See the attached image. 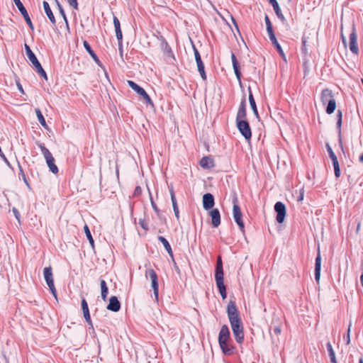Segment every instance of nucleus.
Here are the masks:
<instances>
[{"label":"nucleus","instance_id":"39448f33","mask_svg":"<svg viewBox=\"0 0 363 363\" xmlns=\"http://www.w3.org/2000/svg\"><path fill=\"white\" fill-rule=\"evenodd\" d=\"M236 125L240 134L245 138V139L250 141L252 138V130L247 120L236 121Z\"/></svg>","mask_w":363,"mask_h":363},{"label":"nucleus","instance_id":"9d476101","mask_svg":"<svg viewBox=\"0 0 363 363\" xmlns=\"http://www.w3.org/2000/svg\"><path fill=\"white\" fill-rule=\"evenodd\" d=\"M13 1H14V3H15L16 6H17L18 9L19 10L23 16L26 23L28 26V27L31 30H33L34 29L33 24V23H32V21L30 20V16L28 15V13L27 11V10L26 9L25 6L22 4L21 0H13Z\"/></svg>","mask_w":363,"mask_h":363},{"label":"nucleus","instance_id":"0eeeda50","mask_svg":"<svg viewBox=\"0 0 363 363\" xmlns=\"http://www.w3.org/2000/svg\"><path fill=\"white\" fill-rule=\"evenodd\" d=\"M128 84L130 86V87H131L135 91L137 92V94H138L140 96L143 97V99L145 100L147 104H150L153 106V102L152 99L143 87H141L140 86H139L135 82L131 80H128Z\"/></svg>","mask_w":363,"mask_h":363},{"label":"nucleus","instance_id":"1a4fd4ad","mask_svg":"<svg viewBox=\"0 0 363 363\" xmlns=\"http://www.w3.org/2000/svg\"><path fill=\"white\" fill-rule=\"evenodd\" d=\"M274 211L277 213L276 220L279 223H282L286 213L285 205L281 201H277L274 205Z\"/></svg>","mask_w":363,"mask_h":363},{"label":"nucleus","instance_id":"6e6552de","mask_svg":"<svg viewBox=\"0 0 363 363\" xmlns=\"http://www.w3.org/2000/svg\"><path fill=\"white\" fill-rule=\"evenodd\" d=\"M193 50H194V52L195 60H196V62L197 64L198 71L199 72L201 78L203 80H206V74L205 72L204 64L201 60V55H200L199 50L195 47V45H193Z\"/></svg>","mask_w":363,"mask_h":363},{"label":"nucleus","instance_id":"79ce46f5","mask_svg":"<svg viewBox=\"0 0 363 363\" xmlns=\"http://www.w3.org/2000/svg\"><path fill=\"white\" fill-rule=\"evenodd\" d=\"M83 315H84V317L86 323L89 325V329L94 330V326H93V323H92V321H91V319L90 313H85V314H83Z\"/></svg>","mask_w":363,"mask_h":363},{"label":"nucleus","instance_id":"cd10ccee","mask_svg":"<svg viewBox=\"0 0 363 363\" xmlns=\"http://www.w3.org/2000/svg\"><path fill=\"white\" fill-rule=\"evenodd\" d=\"M248 91H249V102H250L251 108H252L255 116H256V118H259V113H258V111H257L256 102H255V100L254 99V96H253V94L252 93L250 87L248 88Z\"/></svg>","mask_w":363,"mask_h":363},{"label":"nucleus","instance_id":"5fc2aeb1","mask_svg":"<svg viewBox=\"0 0 363 363\" xmlns=\"http://www.w3.org/2000/svg\"><path fill=\"white\" fill-rule=\"evenodd\" d=\"M273 332H274V335H279L281 332V329L280 326H279V325L274 326V328H273Z\"/></svg>","mask_w":363,"mask_h":363},{"label":"nucleus","instance_id":"20e7f679","mask_svg":"<svg viewBox=\"0 0 363 363\" xmlns=\"http://www.w3.org/2000/svg\"><path fill=\"white\" fill-rule=\"evenodd\" d=\"M233 218L235 221V223L239 226V228L240 231L244 233H245V225L242 221V213L241 212L240 208L238 204V199L234 198L233 200Z\"/></svg>","mask_w":363,"mask_h":363},{"label":"nucleus","instance_id":"dca6fc26","mask_svg":"<svg viewBox=\"0 0 363 363\" xmlns=\"http://www.w3.org/2000/svg\"><path fill=\"white\" fill-rule=\"evenodd\" d=\"M211 218V224L213 227L217 228L220 224V214L218 208H212L209 212Z\"/></svg>","mask_w":363,"mask_h":363},{"label":"nucleus","instance_id":"8fccbe9b","mask_svg":"<svg viewBox=\"0 0 363 363\" xmlns=\"http://www.w3.org/2000/svg\"><path fill=\"white\" fill-rule=\"evenodd\" d=\"M350 328H351V324H350V325L348 327L347 335L345 337H344V339L346 341L347 345H349L350 343Z\"/></svg>","mask_w":363,"mask_h":363},{"label":"nucleus","instance_id":"423d86ee","mask_svg":"<svg viewBox=\"0 0 363 363\" xmlns=\"http://www.w3.org/2000/svg\"><path fill=\"white\" fill-rule=\"evenodd\" d=\"M145 277H148L151 280V286L153 289V292L156 300L158 299L159 294V284H158V277L156 272L152 269H147L145 271Z\"/></svg>","mask_w":363,"mask_h":363},{"label":"nucleus","instance_id":"de8ad7c7","mask_svg":"<svg viewBox=\"0 0 363 363\" xmlns=\"http://www.w3.org/2000/svg\"><path fill=\"white\" fill-rule=\"evenodd\" d=\"M314 278L315 281L318 282V255L315 258Z\"/></svg>","mask_w":363,"mask_h":363},{"label":"nucleus","instance_id":"3c124183","mask_svg":"<svg viewBox=\"0 0 363 363\" xmlns=\"http://www.w3.org/2000/svg\"><path fill=\"white\" fill-rule=\"evenodd\" d=\"M118 50H119V53H120V55L121 57H123V38L121 40H118Z\"/></svg>","mask_w":363,"mask_h":363},{"label":"nucleus","instance_id":"58836bf2","mask_svg":"<svg viewBox=\"0 0 363 363\" xmlns=\"http://www.w3.org/2000/svg\"><path fill=\"white\" fill-rule=\"evenodd\" d=\"M138 224L145 230H147L149 229L148 228V223L145 218H139Z\"/></svg>","mask_w":363,"mask_h":363},{"label":"nucleus","instance_id":"2f4dec72","mask_svg":"<svg viewBox=\"0 0 363 363\" xmlns=\"http://www.w3.org/2000/svg\"><path fill=\"white\" fill-rule=\"evenodd\" d=\"M326 348L328 352V355L330 359L331 363H337L336 358H335V354L333 349L332 345L330 342H328L326 344Z\"/></svg>","mask_w":363,"mask_h":363},{"label":"nucleus","instance_id":"9b49d317","mask_svg":"<svg viewBox=\"0 0 363 363\" xmlns=\"http://www.w3.org/2000/svg\"><path fill=\"white\" fill-rule=\"evenodd\" d=\"M327 146L330 158L331 159L333 165L334 167L335 175L337 178H338L340 177V169L337 156L335 155L330 145H328Z\"/></svg>","mask_w":363,"mask_h":363},{"label":"nucleus","instance_id":"c9c22d12","mask_svg":"<svg viewBox=\"0 0 363 363\" xmlns=\"http://www.w3.org/2000/svg\"><path fill=\"white\" fill-rule=\"evenodd\" d=\"M84 233L86 234V236L87 238V239L89 240V242L90 243V245L94 247V239L92 238V235L91 234V232L89 230V228L88 227L87 225H85L84 227Z\"/></svg>","mask_w":363,"mask_h":363},{"label":"nucleus","instance_id":"69168bd1","mask_svg":"<svg viewBox=\"0 0 363 363\" xmlns=\"http://www.w3.org/2000/svg\"><path fill=\"white\" fill-rule=\"evenodd\" d=\"M342 43L346 45V38H345V36L342 34Z\"/></svg>","mask_w":363,"mask_h":363},{"label":"nucleus","instance_id":"338daca9","mask_svg":"<svg viewBox=\"0 0 363 363\" xmlns=\"http://www.w3.org/2000/svg\"><path fill=\"white\" fill-rule=\"evenodd\" d=\"M360 282L362 286H363V274L360 276Z\"/></svg>","mask_w":363,"mask_h":363},{"label":"nucleus","instance_id":"f3484780","mask_svg":"<svg viewBox=\"0 0 363 363\" xmlns=\"http://www.w3.org/2000/svg\"><path fill=\"white\" fill-rule=\"evenodd\" d=\"M308 40L307 38L303 36L302 38V47H301V52L303 55V67L305 72H306V69L308 68L307 63L308 60L307 59L308 55H309L308 50Z\"/></svg>","mask_w":363,"mask_h":363},{"label":"nucleus","instance_id":"a18cd8bd","mask_svg":"<svg viewBox=\"0 0 363 363\" xmlns=\"http://www.w3.org/2000/svg\"><path fill=\"white\" fill-rule=\"evenodd\" d=\"M158 240L162 243L165 249L168 248V247H169L170 244L165 238H164L163 236H159Z\"/></svg>","mask_w":363,"mask_h":363},{"label":"nucleus","instance_id":"f704fd0d","mask_svg":"<svg viewBox=\"0 0 363 363\" xmlns=\"http://www.w3.org/2000/svg\"><path fill=\"white\" fill-rule=\"evenodd\" d=\"M18 169H19V176L22 178L23 181L24 182L25 184L27 186L28 189L29 190H31V186L26 178V176L23 172V169L21 167V165L20 164L19 162H18Z\"/></svg>","mask_w":363,"mask_h":363},{"label":"nucleus","instance_id":"c85d7f7f","mask_svg":"<svg viewBox=\"0 0 363 363\" xmlns=\"http://www.w3.org/2000/svg\"><path fill=\"white\" fill-rule=\"evenodd\" d=\"M113 25H114V28H115L116 38H117V40H121L123 38V34H122V31L121 29L120 21L116 16H113Z\"/></svg>","mask_w":363,"mask_h":363},{"label":"nucleus","instance_id":"37998d69","mask_svg":"<svg viewBox=\"0 0 363 363\" xmlns=\"http://www.w3.org/2000/svg\"><path fill=\"white\" fill-rule=\"evenodd\" d=\"M169 193H170V195H171V200H172V206H177V199H176V197H175V195H174V189H173L172 186L169 189Z\"/></svg>","mask_w":363,"mask_h":363},{"label":"nucleus","instance_id":"a211bd4d","mask_svg":"<svg viewBox=\"0 0 363 363\" xmlns=\"http://www.w3.org/2000/svg\"><path fill=\"white\" fill-rule=\"evenodd\" d=\"M24 47H25V50H26V55H27L28 60L33 64V67H35L36 66L39 65L40 63L38 61V60L36 57V56L34 54V52L31 50L30 46L26 43Z\"/></svg>","mask_w":363,"mask_h":363},{"label":"nucleus","instance_id":"393cba45","mask_svg":"<svg viewBox=\"0 0 363 363\" xmlns=\"http://www.w3.org/2000/svg\"><path fill=\"white\" fill-rule=\"evenodd\" d=\"M216 286L218 287V291L222 297L223 299L226 298L227 293H226V288L224 284V278L222 279H216Z\"/></svg>","mask_w":363,"mask_h":363},{"label":"nucleus","instance_id":"6e6d98bb","mask_svg":"<svg viewBox=\"0 0 363 363\" xmlns=\"http://www.w3.org/2000/svg\"><path fill=\"white\" fill-rule=\"evenodd\" d=\"M173 210H174V215H175L177 219L179 220V211L178 206H173Z\"/></svg>","mask_w":363,"mask_h":363},{"label":"nucleus","instance_id":"412c9836","mask_svg":"<svg viewBox=\"0 0 363 363\" xmlns=\"http://www.w3.org/2000/svg\"><path fill=\"white\" fill-rule=\"evenodd\" d=\"M334 95L331 90L328 89H323L321 93V102L323 105H326L330 99H334Z\"/></svg>","mask_w":363,"mask_h":363},{"label":"nucleus","instance_id":"72a5a7b5","mask_svg":"<svg viewBox=\"0 0 363 363\" xmlns=\"http://www.w3.org/2000/svg\"><path fill=\"white\" fill-rule=\"evenodd\" d=\"M326 108H325V111H326V113L328 114H331L333 113L335 108H336V101H335V99H330V101L326 104Z\"/></svg>","mask_w":363,"mask_h":363},{"label":"nucleus","instance_id":"13d9d810","mask_svg":"<svg viewBox=\"0 0 363 363\" xmlns=\"http://www.w3.org/2000/svg\"><path fill=\"white\" fill-rule=\"evenodd\" d=\"M151 203H152V208L154 209V211L157 214H159L160 210H159V208H157V206H156V204L155 203V202L152 200L151 201Z\"/></svg>","mask_w":363,"mask_h":363},{"label":"nucleus","instance_id":"ddd939ff","mask_svg":"<svg viewBox=\"0 0 363 363\" xmlns=\"http://www.w3.org/2000/svg\"><path fill=\"white\" fill-rule=\"evenodd\" d=\"M215 204L214 196L211 193H206L203 196V207L205 210L211 209Z\"/></svg>","mask_w":363,"mask_h":363},{"label":"nucleus","instance_id":"ea45409f","mask_svg":"<svg viewBox=\"0 0 363 363\" xmlns=\"http://www.w3.org/2000/svg\"><path fill=\"white\" fill-rule=\"evenodd\" d=\"M82 309L83 311V314L89 313L88 303L85 298H82Z\"/></svg>","mask_w":363,"mask_h":363},{"label":"nucleus","instance_id":"4468645a","mask_svg":"<svg viewBox=\"0 0 363 363\" xmlns=\"http://www.w3.org/2000/svg\"><path fill=\"white\" fill-rule=\"evenodd\" d=\"M357 41V34L353 28L352 33L350 34V50L354 54H358L359 52Z\"/></svg>","mask_w":363,"mask_h":363},{"label":"nucleus","instance_id":"0e129e2a","mask_svg":"<svg viewBox=\"0 0 363 363\" xmlns=\"http://www.w3.org/2000/svg\"><path fill=\"white\" fill-rule=\"evenodd\" d=\"M17 85H18L19 91L23 93V87H22L21 84L18 83Z\"/></svg>","mask_w":363,"mask_h":363},{"label":"nucleus","instance_id":"b1692460","mask_svg":"<svg viewBox=\"0 0 363 363\" xmlns=\"http://www.w3.org/2000/svg\"><path fill=\"white\" fill-rule=\"evenodd\" d=\"M199 164L204 169H211L215 165L213 160L208 156L203 157L199 162Z\"/></svg>","mask_w":363,"mask_h":363},{"label":"nucleus","instance_id":"7c9ffc66","mask_svg":"<svg viewBox=\"0 0 363 363\" xmlns=\"http://www.w3.org/2000/svg\"><path fill=\"white\" fill-rule=\"evenodd\" d=\"M100 285L101 290V298L104 301H106L108 294V288L107 286L106 282L104 279L100 281Z\"/></svg>","mask_w":363,"mask_h":363},{"label":"nucleus","instance_id":"4be33fe9","mask_svg":"<svg viewBox=\"0 0 363 363\" xmlns=\"http://www.w3.org/2000/svg\"><path fill=\"white\" fill-rule=\"evenodd\" d=\"M231 60H232V64H233V67L234 69L235 74L238 82L240 83H241L242 75H241V72L240 71L239 64H238V62L237 60V58H236L235 54L233 52L231 54Z\"/></svg>","mask_w":363,"mask_h":363},{"label":"nucleus","instance_id":"052dcab7","mask_svg":"<svg viewBox=\"0 0 363 363\" xmlns=\"http://www.w3.org/2000/svg\"><path fill=\"white\" fill-rule=\"evenodd\" d=\"M231 18H232V22H233V25L235 26L236 29L239 31L238 26L236 21L235 20V18L233 16L231 17Z\"/></svg>","mask_w":363,"mask_h":363},{"label":"nucleus","instance_id":"4c0bfd02","mask_svg":"<svg viewBox=\"0 0 363 363\" xmlns=\"http://www.w3.org/2000/svg\"><path fill=\"white\" fill-rule=\"evenodd\" d=\"M57 8L59 9L60 13L61 14V16H62V18L65 21L66 23L68 24L65 12L64 11L63 7L62 6L60 3L59 2V1H57Z\"/></svg>","mask_w":363,"mask_h":363},{"label":"nucleus","instance_id":"e433bc0d","mask_svg":"<svg viewBox=\"0 0 363 363\" xmlns=\"http://www.w3.org/2000/svg\"><path fill=\"white\" fill-rule=\"evenodd\" d=\"M34 68H35L36 72H38L40 75V77L44 78L45 80L48 79L47 74H46L45 71L44 70V69L43 68V67L41 66V64H40L39 65L36 66Z\"/></svg>","mask_w":363,"mask_h":363},{"label":"nucleus","instance_id":"49530a36","mask_svg":"<svg viewBox=\"0 0 363 363\" xmlns=\"http://www.w3.org/2000/svg\"><path fill=\"white\" fill-rule=\"evenodd\" d=\"M267 31L269 39L274 38V37H276L272 26L267 27Z\"/></svg>","mask_w":363,"mask_h":363},{"label":"nucleus","instance_id":"5701e85b","mask_svg":"<svg viewBox=\"0 0 363 363\" xmlns=\"http://www.w3.org/2000/svg\"><path fill=\"white\" fill-rule=\"evenodd\" d=\"M43 6L48 18H49L52 24L55 26L56 24V20L48 2L44 1L43 2Z\"/></svg>","mask_w":363,"mask_h":363},{"label":"nucleus","instance_id":"aec40b11","mask_svg":"<svg viewBox=\"0 0 363 363\" xmlns=\"http://www.w3.org/2000/svg\"><path fill=\"white\" fill-rule=\"evenodd\" d=\"M223 262L221 257L218 256L217 259L216 270H215V279L224 278Z\"/></svg>","mask_w":363,"mask_h":363},{"label":"nucleus","instance_id":"e2e57ef3","mask_svg":"<svg viewBox=\"0 0 363 363\" xmlns=\"http://www.w3.org/2000/svg\"><path fill=\"white\" fill-rule=\"evenodd\" d=\"M303 199V193L301 192L299 196L297 199V201H301Z\"/></svg>","mask_w":363,"mask_h":363},{"label":"nucleus","instance_id":"680f3d73","mask_svg":"<svg viewBox=\"0 0 363 363\" xmlns=\"http://www.w3.org/2000/svg\"><path fill=\"white\" fill-rule=\"evenodd\" d=\"M140 192H141V188L140 186H136L134 194H140Z\"/></svg>","mask_w":363,"mask_h":363},{"label":"nucleus","instance_id":"7ed1b4c3","mask_svg":"<svg viewBox=\"0 0 363 363\" xmlns=\"http://www.w3.org/2000/svg\"><path fill=\"white\" fill-rule=\"evenodd\" d=\"M36 144L38 146V147L40 149L41 152L45 159L46 163L48 164V167H49L50 171L55 174H57L59 172V169L55 163V160L53 157L52 153L45 146L44 143L37 142Z\"/></svg>","mask_w":363,"mask_h":363},{"label":"nucleus","instance_id":"f8f14e48","mask_svg":"<svg viewBox=\"0 0 363 363\" xmlns=\"http://www.w3.org/2000/svg\"><path fill=\"white\" fill-rule=\"evenodd\" d=\"M247 120V112H246V99L243 96L241 100L240 104L236 116V121Z\"/></svg>","mask_w":363,"mask_h":363},{"label":"nucleus","instance_id":"4d7b16f0","mask_svg":"<svg viewBox=\"0 0 363 363\" xmlns=\"http://www.w3.org/2000/svg\"><path fill=\"white\" fill-rule=\"evenodd\" d=\"M264 21H265L267 27L272 26V23H271V21L269 20V18L268 17L267 15H266L265 17H264Z\"/></svg>","mask_w":363,"mask_h":363},{"label":"nucleus","instance_id":"603ef678","mask_svg":"<svg viewBox=\"0 0 363 363\" xmlns=\"http://www.w3.org/2000/svg\"><path fill=\"white\" fill-rule=\"evenodd\" d=\"M12 211H13V214H14V216H15L16 218L18 221H20L21 215H20V213H19V211H18V209H17V208H13Z\"/></svg>","mask_w":363,"mask_h":363},{"label":"nucleus","instance_id":"473e14b6","mask_svg":"<svg viewBox=\"0 0 363 363\" xmlns=\"http://www.w3.org/2000/svg\"><path fill=\"white\" fill-rule=\"evenodd\" d=\"M35 113H36L37 118H38V121L40 123V125L44 128L48 129V125L46 123L45 119L42 112L40 111V110L39 108H36L35 109Z\"/></svg>","mask_w":363,"mask_h":363},{"label":"nucleus","instance_id":"f03ea898","mask_svg":"<svg viewBox=\"0 0 363 363\" xmlns=\"http://www.w3.org/2000/svg\"><path fill=\"white\" fill-rule=\"evenodd\" d=\"M231 341L229 328L226 325H223L219 332L218 343L225 355H231L234 352L235 347L232 345Z\"/></svg>","mask_w":363,"mask_h":363},{"label":"nucleus","instance_id":"864d4df0","mask_svg":"<svg viewBox=\"0 0 363 363\" xmlns=\"http://www.w3.org/2000/svg\"><path fill=\"white\" fill-rule=\"evenodd\" d=\"M50 290L51 291L52 295L55 296V297H57V291H56V289H55V284H52V286L50 285V284H48V285Z\"/></svg>","mask_w":363,"mask_h":363},{"label":"nucleus","instance_id":"c756f323","mask_svg":"<svg viewBox=\"0 0 363 363\" xmlns=\"http://www.w3.org/2000/svg\"><path fill=\"white\" fill-rule=\"evenodd\" d=\"M270 41L272 42V44L275 47V48L277 49V52L280 54V55L282 57V58L286 60V56H285V54L280 45V44L279 43V42L277 41V39L276 37H274V38H271L269 39Z\"/></svg>","mask_w":363,"mask_h":363},{"label":"nucleus","instance_id":"6ab92c4d","mask_svg":"<svg viewBox=\"0 0 363 363\" xmlns=\"http://www.w3.org/2000/svg\"><path fill=\"white\" fill-rule=\"evenodd\" d=\"M269 2L271 4V5L273 6V9L274 10V12L276 15L277 16L278 18L283 23H286V20L285 17L284 16L279 4L277 0H269Z\"/></svg>","mask_w":363,"mask_h":363},{"label":"nucleus","instance_id":"f257e3e1","mask_svg":"<svg viewBox=\"0 0 363 363\" xmlns=\"http://www.w3.org/2000/svg\"><path fill=\"white\" fill-rule=\"evenodd\" d=\"M227 314L236 342L241 344L244 340L243 324L235 301H230Z\"/></svg>","mask_w":363,"mask_h":363},{"label":"nucleus","instance_id":"bb28decb","mask_svg":"<svg viewBox=\"0 0 363 363\" xmlns=\"http://www.w3.org/2000/svg\"><path fill=\"white\" fill-rule=\"evenodd\" d=\"M43 274L47 284H50L52 286V284H54V280L51 267H45Z\"/></svg>","mask_w":363,"mask_h":363},{"label":"nucleus","instance_id":"bf43d9fd","mask_svg":"<svg viewBox=\"0 0 363 363\" xmlns=\"http://www.w3.org/2000/svg\"><path fill=\"white\" fill-rule=\"evenodd\" d=\"M168 253V255L172 257L173 258V252H172V247H171V245L169 246V247H168V248H166L165 249Z\"/></svg>","mask_w":363,"mask_h":363},{"label":"nucleus","instance_id":"09e8293b","mask_svg":"<svg viewBox=\"0 0 363 363\" xmlns=\"http://www.w3.org/2000/svg\"><path fill=\"white\" fill-rule=\"evenodd\" d=\"M67 1L70 6L73 7L74 9H78L77 0H67Z\"/></svg>","mask_w":363,"mask_h":363},{"label":"nucleus","instance_id":"2eb2a0df","mask_svg":"<svg viewBox=\"0 0 363 363\" xmlns=\"http://www.w3.org/2000/svg\"><path fill=\"white\" fill-rule=\"evenodd\" d=\"M121 302L118 301V298L113 296L110 298L109 303L107 305L106 308L113 312H118L121 309Z\"/></svg>","mask_w":363,"mask_h":363},{"label":"nucleus","instance_id":"c03bdc74","mask_svg":"<svg viewBox=\"0 0 363 363\" xmlns=\"http://www.w3.org/2000/svg\"><path fill=\"white\" fill-rule=\"evenodd\" d=\"M337 128H340V127L342 125V113L340 110H337Z\"/></svg>","mask_w":363,"mask_h":363},{"label":"nucleus","instance_id":"a19ab883","mask_svg":"<svg viewBox=\"0 0 363 363\" xmlns=\"http://www.w3.org/2000/svg\"><path fill=\"white\" fill-rule=\"evenodd\" d=\"M160 40L162 42V45H164V50L167 51V52L172 55V51L171 48L169 46L168 43H167L166 40L163 36H160Z\"/></svg>","mask_w":363,"mask_h":363},{"label":"nucleus","instance_id":"a878e982","mask_svg":"<svg viewBox=\"0 0 363 363\" xmlns=\"http://www.w3.org/2000/svg\"><path fill=\"white\" fill-rule=\"evenodd\" d=\"M83 45H84V49L86 50V52L90 55V56L91 57V58L94 60V61L97 64V65H100L101 63V61L99 59L98 56L96 55V54L94 52V51L92 50L91 45H89V43L86 41V40H84L83 42Z\"/></svg>","mask_w":363,"mask_h":363},{"label":"nucleus","instance_id":"774afa93","mask_svg":"<svg viewBox=\"0 0 363 363\" xmlns=\"http://www.w3.org/2000/svg\"><path fill=\"white\" fill-rule=\"evenodd\" d=\"M359 162L363 163V153L359 157Z\"/></svg>","mask_w":363,"mask_h":363}]
</instances>
